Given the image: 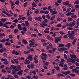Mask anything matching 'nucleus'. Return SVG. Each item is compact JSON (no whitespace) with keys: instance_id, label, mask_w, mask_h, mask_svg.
<instances>
[{"instance_id":"nucleus-63","label":"nucleus","mask_w":79,"mask_h":79,"mask_svg":"<svg viewBox=\"0 0 79 79\" xmlns=\"http://www.w3.org/2000/svg\"><path fill=\"white\" fill-rule=\"evenodd\" d=\"M76 69H72V73H74L75 71H76Z\"/></svg>"},{"instance_id":"nucleus-38","label":"nucleus","mask_w":79,"mask_h":79,"mask_svg":"<svg viewBox=\"0 0 79 79\" xmlns=\"http://www.w3.org/2000/svg\"><path fill=\"white\" fill-rule=\"evenodd\" d=\"M29 13H30V10H28V11L27 12V16H30V14H29Z\"/></svg>"},{"instance_id":"nucleus-12","label":"nucleus","mask_w":79,"mask_h":79,"mask_svg":"<svg viewBox=\"0 0 79 79\" xmlns=\"http://www.w3.org/2000/svg\"><path fill=\"white\" fill-rule=\"evenodd\" d=\"M25 55H28V54L31 53V51L30 50H28L27 51H25L24 52Z\"/></svg>"},{"instance_id":"nucleus-54","label":"nucleus","mask_w":79,"mask_h":79,"mask_svg":"<svg viewBox=\"0 0 79 79\" xmlns=\"http://www.w3.org/2000/svg\"><path fill=\"white\" fill-rule=\"evenodd\" d=\"M76 41L75 40H73L72 43L73 45H75V43H76Z\"/></svg>"},{"instance_id":"nucleus-40","label":"nucleus","mask_w":79,"mask_h":79,"mask_svg":"<svg viewBox=\"0 0 79 79\" xmlns=\"http://www.w3.org/2000/svg\"><path fill=\"white\" fill-rule=\"evenodd\" d=\"M72 60L71 58H69V59H67V62L69 63V62H71V60Z\"/></svg>"},{"instance_id":"nucleus-18","label":"nucleus","mask_w":79,"mask_h":79,"mask_svg":"<svg viewBox=\"0 0 79 79\" xmlns=\"http://www.w3.org/2000/svg\"><path fill=\"white\" fill-rule=\"evenodd\" d=\"M64 47V44H59L58 47Z\"/></svg>"},{"instance_id":"nucleus-56","label":"nucleus","mask_w":79,"mask_h":79,"mask_svg":"<svg viewBox=\"0 0 79 79\" xmlns=\"http://www.w3.org/2000/svg\"><path fill=\"white\" fill-rule=\"evenodd\" d=\"M74 3H75L76 4H79V2L78 0H77L74 2Z\"/></svg>"},{"instance_id":"nucleus-62","label":"nucleus","mask_w":79,"mask_h":79,"mask_svg":"<svg viewBox=\"0 0 79 79\" xmlns=\"http://www.w3.org/2000/svg\"><path fill=\"white\" fill-rule=\"evenodd\" d=\"M49 13V11L48 10H46V11H44V14H48V13Z\"/></svg>"},{"instance_id":"nucleus-64","label":"nucleus","mask_w":79,"mask_h":79,"mask_svg":"<svg viewBox=\"0 0 79 79\" xmlns=\"http://www.w3.org/2000/svg\"><path fill=\"white\" fill-rule=\"evenodd\" d=\"M75 64L76 65V66H79V63L76 62H75Z\"/></svg>"},{"instance_id":"nucleus-24","label":"nucleus","mask_w":79,"mask_h":79,"mask_svg":"<svg viewBox=\"0 0 79 79\" xmlns=\"http://www.w3.org/2000/svg\"><path fill=\"white\" fill-rule=\"evenodd\" d=\"M6 41V39L5 38H3V39L0 40V42L2 43H4Z\"/></svg>"},{"instance_id":"nucleus-17","label":"nucleus","mask_w":79,"mask_h":79,"mask_svg":"<svg viewBox=\"0 0 79 79\" xmlns=\"http://www.w3.org/2000/svg\"><path fill=\"white\" fill-rule=\"evenodd\" d=\"M27 19L28 21H32V18L31 17V16H29L27 18Z\"/></svg>"},{"instance_id":"nucleus-37","label":"nucleus","mask_w":79,"mask_h":79,"mask_svg":"<svg viewBox=\"0 0 79 79\" xmlns=\"http://www.w3.org/2000/svg\"><path fill=\"white\" fill-rule=\"evenodd\" d=\"M71 10V8L69 7L67 9V11H66V13H68V12H69L70 11V10Z\"/></svg>"},{"instance_id":"nucleus-16","label":"nucleus","mask_w":79,"mask_h":79,"mask_svg":"<svg viewBox=\"0 0 79 79\" xmlns=\"http://www.w3.org/2000/svg\"><path fill=\"white\" fill-rule=\"evenodd\" d=\"M70 73H71V71H68L65 72V73H64V74L65 75H68V74H70Z\"/></svg>"},{"instance_id":"nucleus-6","label":"nucleus","mask_w":79,"mask_h":79,"mask_svg":"<svg viewBox=\"0 0 79 79\" xmlns=\"http://www.w3.org/2000/svg\"><path fill=\"white\" fill-rule=\"evenodd\" d=\"M59 41H60V39L58 38V37H56L55 38V41L54 42L55 44H57L58 43Z\"/></svg>"},{"instance_id":"nucleus-48","label":"nucleus","mask_w":79,"mask_h":79,"mask_svg":"<svg viewBox=\"0 0 79 79\" xmlns=\"http://www.w3.org/2000/svg\"><path fill=\"white\" fill-rule=\"evenodd\" d=\"M5 45H10V43H8V42H7L6 43H5Z\"/></svg>"},{"instance_id":"nucleus-14","label":"nucleus","mask_w":79,"mask_h":79,"mask_svg":"<svg viewBox=\"0 0 79 79\" xmlns=\"http://www.w3.org/2000/svg\"><path fill=\"white\" fill-rule=\"evenodd\" d=\"M26 61L24 62L25 64H29L30 63V61L29 60H27V59L25 60Z\"/></svg>"},{"instance_id":"nucleus-29","label":"nucleus","mask_w":79,"mask_h":79,"mask_svg":"<svg viewBox=\"0 0 79 79\" xmlns=\"http://www.w3.org/2000/svg\"><path fill=\"white\" fill-rule=\"evenodd\" d=\"M19 1L18 0H16L15 2V4L17 5H19Z\"/></svg>"},{"instance_id":"nucleus-47","label":"nucleus","mask_w":79,"mask_h":79,"mask_svg":"<svg viewBox=\"0 0 79 79\" xmlns=\"http://www.w3.org/2000/svg\"><path fill=\"white\" fill-rule=\"evenodd\" d=\"M66 16H70L71 15L70 12L67 13V14H66Z\"/></svg>"},{"instance_id":"nucleus-60","label":"nucleus","mask_w":79,"mask_h":79,"mask_svg":"<svg viewBox=\"0 0 79 79\" xmlns=\"http://www.w3.org/2000/svg\"><path fill=\"white\" fill-rule=\"evenodd\" d=\"M67 29H69V30H70V31H73V28L70 27H68Z\"/></svg>"},{"instance_id":"nucleus-32","label":"nucleus","mask_w":79,"mask_h":79,"mask_svg":"<svg viewBox=\"0 0 79 79\" xmlns=\"http://www.w3.org/2000/svg\"><path fill=\"white\" fill-rule=\"evenodd\" d=\"M30 67L31 69H33L34 68V65L33 63H31V64Z\"/></svg>"},{"instance_id":"nucleus-44","label":"nucleus","mask_w":79,"mask_h":79,"mask_svg":"<svg viewBox=\"0 0 79 79\" xmlns=\"http://www.w3.org/2000/svg\"><path fill=\"white\" fill-rule=\"evenodd\" d=\"M13 23H16L17 22H18V20L17 19H15L14 21H12Z\"/></svg>"},{"instance_id":"nucleus-4","label":"nucleus","mask_w":79,"mask_h":79,"mask_svg":"<svg viewBox=\"0 0 79 79\" xmlns=\"http://www.w3.org/2000/svg\"><path fill=\"white\" fill-rule=\"evenodd\" d=\"M64 59H62L61 60V61L60 62V64H59V66H61L62 68H64L63 64H64Z\"/></svg>"},{"instance_id":"nucleus-7","label":"nucleus","mask_w":79,"mask_h":79,"mask_svg":"<svg viewBox=\"0 0 79 79\" xmlns=\"http://www.w3.org/2000/svg\"><path fill=\"white\" fill-rule=\"evenodd\" d=\"M64 50H65V48H64L58 49V51H59L60 53H62V52H64Z\"/></svg>"},{"instance_id":"nucleus-46","label":"nucleus","mask_w":79,"mask_h":79,"mask_svg":"<svg viewBox=\"0 0 79 79\" xmlns=\"http://www.w3.org/2000/svg\"><path fill=\"white\" fill-rule=\"evenodd\" d=\"M46 18L48 19H50V17L49 16V14L47 15H46Z\"/></svg>"},{"instance_id":"nucleus-57","label":"nucleus","mask_w":79,"mask_h":79,"mask_svg":"<svg viewBox=\"0 0 79 79\" xmlns=\"http://www.w3.org/2000/svg\"><path fill=\"white\" fill-rule=\"evenodd\" d=\"M41 55H42V56H47V54H44V53H42L41 54Z\"/></svg>"},{"instance_id":"nucleus-58","label":"nucleus","mask_w":79,"mask_h":79,"mask_svg":"<svg viewBox=\"0 0 79 79\" xmlns=\"http://www.w3.org/2000/svg\"><path fill=\"white\" fill-rule=\"evenodd\" d=\"M15 27V26L13 25H11L10 27V28H11V29H14Z\"/></svg>"},{"instance_id":"nucleus-20","label":"nucleus","mask_w":79,"mask_h":79,"mask_svg":"<svg viewBox=\"0 0 79 79\" xmlns=\"http://www.w3.org/2000/svg\"><path fill=\"white\" fill-rule=\"evenodd\" d=\"M14 32L15 34H16L17 32H19V30L17 29H14Z\"/></svg>"},{"instance_id":"nucleus-45","label":"nucleus","mask_w":79,"mask_h":79,"mask_svg":"<svg viewBox=\"0 0 79 79\" xmlns=\"http://www.w3.org/2000/svg\"><path fill=\"white\" fill-rule=\"evenodd\" d=\"M4 24L2 22V21H0V26H3Z\"/></svg>"},{"instance_id":"nucleus-11","label":"nucleus","mask_w":79,"mask_h":79,"mask_svg":"<svg viewBox=\"0 0 79 79\" xmlns=\"http://www.w3.org/2000/svg\"><path fill=\"white\" fill-rule=\"evenodd\" d=\"M18 69H15L14 71H20V70H21V67H20V66L18 65L17 66Z\"/></svg>"},{"instance_id":"nucleus-5","label":"nucleus","mask_w":79,"mask_h":79,"mask_svg":"<svg viewBox=\"0 0 79 79\" xmlns=\"http://www.w3.org/2000/svg\"><path fill=\"white\" fill-rule=\"evenodd\" d=\"M21 60V58L19 57H18L17 58V59H14L13 60L16 63V64H18L19 62H18V60Z\"/></svg>"},{"instance_id":"nucleus-33","label":"nucleus","mask_w":79,"mask_h":79,"mask_svg":"<svg viewBox=\"0 0 79 79\" xmlns=\"http://www.w3.org/2000/svg\"><path fill=\"white\" fill-rule=\"evenodd\" d=\"M62 19H62V18H60L59 17V18H57V21L58 22L61 21V20H62Z\"/></svg>"},{"instance_id":"nucleus-36","label":"nucleus","mask_w":79,"mask_h":79,"mask_svg":"<svg viewBox=\"0 0 79 79\" xmlns=\"http://www.w3.org/2000/svg\"><path fill=\"white\" fill-rule=\"evenodd\" d=\"M27 5V2H26L24 3L23 6L24 8L26 7Z\"/></svg>"},{"instance_id":"nucleus-3","label":"nucleus","mask_w":79,"mask_h":79,"mask_svg":"<svg viewBox=\"0 0 79 79\" xmlns=\"http://www.w3.org/2000/svg\"><path fill=\"white\" fill-rule=\"evenodd\" d=\"M34 18L35 20L40 21V22H42V20L40 19H42V17L40 16H39L38 17H34Z\"/></svg>"},{"instance_id":"nucleus-42","label":"nucleus","mask_w":79,"mask_h":79,"mask_svg":"<svg viewBox=\"0 0 79 79\" xmlns=\"http://www.w3.org/2000/svg\"><path fill=\"white\" fill-rule=\"evenodd\" d=\"M61 24H58L57 25H56V27H61Z\"/></svg>"},{"instance_id":"nucleus-15","label":"nucleus","mask_w":79,"mask_h":79,"mask_svg":"<svg viewBox=\"0 0 79 79\" xmlns=\"http://www.w3.org/2000/svg\"><path fill=\"white\" fill-rule=\"evenodd\" d=\"M70 56L71 58H75V59H76V58H77V57H76V55H71V54H70Z\"/></svg>"},{"instance_id":"nucleus-21","label":"nucleus","mask_w":79,"mask_h":79,"mask_svg":"<svg viewBox=\"0 0 79 79\" xmlns=\"http://www.w3.org/2000/svg\"><path fill=\"white\" fill-rule=\"evenodd\" d=\"M54 68L56 69L57 71H60V68L58 66H55Z\"/></svg>"},{"instance_id":"nucleus-23","label":"nucleus","mask_w":79,"mask_h":79,"mask_svg":"<svg viewBox=\"0 0 79 79\" xmlns=\"http://www.w3.org/2000/svg\"><path fill=\"white\" fill-rule=\"evenodd\" d=\"M6 19H7L6 18L3 19V18H2L1 19V20L2 21V22H6Z\"/></svg>"},{"instance_id":"nucleus-9","label":"nucleus","mask_w":79,"mask_h":79,"mask_svg":"<svg viewBox=\"0 0 79 79\" xmlns=\"http://www.w3.org/2000/svg\"><path fill=\"white\" fill-rule=\"evenodd\" d=\"M62 4L63 5H65V6H68L69 4V1H66L65 2H63Z\"/></svg>"},{"instance_id":"nucleus-22","label":"nucleus","mask_w":79,"mask_h":79,"mask_svg":"<svg viewBox=\"0 0 79 79\" xmlns=\"http://www.w3.org/2000/svg\"><path fill=\"white\" fill-rule=\"evenodd\" d=\"M22 31L24 32H26V31H27V28L26 27H23L22 28Z\"/></svg>"},{"instance_id":"nucleus-55","label":"nucleus","mask_w":79,"mask_h":79,"mask_svg":"<svg viewBox=\"0 0 79 79\" xmlns=\"http://www.w3.org/2000/svg\"><path fill=\"white\" fill-rule=\"evenodd\" d=\"M51 8H52V6H49L48 7V8H47V9L48 10H50Z\"/></svg>"},{"instance_id":"nucleus-31","label":"nucleus","mask_w":79,"mask_h":79,"mask_svg":"<svg viewBox=\"0 0 79 79\" xmlns=\"http://www.w3.org/2000/svg\"><path fill=\"white\" fill-rule=\"evenodd\" d=\"M8 77L7 78V79H10V78H11L13 77V76L10 75H7Z\"/></svg>"},{"instance_id":"nucleus-50","label":"nucleus","mask_w":79,"mask_h":79,"mask_svg":"<svg viewBox=\"0 0 79 79\" xmlns=\"http://www.w3.org/2000/svg\"><path fill=\"white\" fill-rule=\"evenodd\" d=\"M31 76L30 75L27 76L26 77V78H27V79H31Z\"/></svg>"},{"instance_id":"nucleus-51","label":"nucleus","mask_w":79,"mask_h":79,"mask_svg":"<svg viewBox=\"0 0 79 79\" xmlns=\"http://www.w3.org/2000/svg\"><path fill=\"white\" fill-rule=\"evenodd\" d=\"M64 58L65 59V60H67V56L66 54H64Z\"/></svg>"},{"instance_id":"nucleus-59","label":"nucleus","mask_w":79,"mask_h":79,"mask_svg":"<svg viewBox=\"0 0 79 79\" xmlns=\"http://www.w3.org/2000/svg\"><path fill=\"white\" fill-rule=\"evenodd\" d=\"M75 59H72L71 60V63H75Z\"/></svg>"},{"instance_id":"nucleus-8","label":"nucleus","mask_w":79,"mask_h":79,"mask_svg":"<svg viewBox=\"0 0 79 79\" xmlns=\"http://www.w3.org/2000/svg\"><path fill=\"white\" fill-rule=\"evenodd\" d=\"M40 27H43V28H44V26H48V25L45 23H40Z\"/></svg>"},{"instance_id":"nucleus-41","label":"nucleus","mask_w":79,"mask_h":79,"mask_svg":"<svg viewBox=\"0 0 79 79\" xmlns=\"http://www.w3.org/2000/svg\"><path fill=\"white\" fill-rule=\"evenodd\" d=\"M55 16H53L52 17H51V18L50 20L51 21H53V20L54 19H55Z\"/></svg>"},{"instance_id":"nucleus-1","label":"nucleus","mask_w":79,"mask_h":79,"mask_svg":"<svg viewBox=\"0 0 79 79\" xmlns=\"http://www.w3.org/2000/svg\"><path fill=\"white\" fill-rule=\"evenodd\" d=\"M68 34H67V35L69 37V39H71L74 40V31H72L71 33V31H68Z\"/></svg>"},{"instance_id":"nucleus-61","label":"nucleus","mask_w":79,"mask_h":79,"mask_svg":"<svg viewBox=\"0 0 79 79\" xmlns=\"http://www.w3.org/2000/svg\"><path fill=\"white\" fill-rule=\"evenodd\" d=\"M79 5L76 4V5H75V7L76 8H79Z\"/></svg>"},{"instance_id":"nucleus-52","label":"nucleus","mask_w":79,"mask_h":79,"mask_svg":"<svg viewBox=\"0 0 79 79\" xmlns=\"http://www.w3.org/2000/svg\"><path fill=\"white\" fill-rule=\"evenodd\" d=\"M43 23H47V22H48V20H47V19H45L43 21Z\"/></svg>"},{"instance_id":"nucleus-35","label":"nucleus","mask_w":79,"mask_h":79,"mask_svg":"<svg viewBox=\"0 0 79 79\" xmlns=\"http://www.w3.org/2000/svg\"><path fill=\"white\" fill-rule=\"evenodd\" d=\"M67 19H68L69 21H73V19L70 17H68Z\"/></svg>"},{"instance_id":"nucleus-10","label":"nucleus","mask_w":79,"mask_h":79,"mask_svg":"<svg viewBox=\"0 0 79 79\" xmlns=\"http://www.w3.org/2000/svg\"><path fill=\"white\" fill-rule=\"evenodd\" d=\"M23 70H21L20 71H19L17 73V74H19V76H22L23 74Z\"/></svg>"},{"instance_id":"nucleus-34","label":"nucleus","mask_w":79,"mask_h":79,"mask_svg":"<svg viewBox=\"0 0 79 79\" xmlns=\"http://www.w3.org/2000/svg\"><path fill=\"white\" fill-rule=\"evenodd\" d=\"M59 33L60 34V35H63V34H65V33H64L63 31H60L59 32Z\"/></svg>"},{"instance_id":"nucleus-43","label":"nucleus","mask_w":79,"mask_h":79,"mask_svg":"<svg viewBox=\"0 0 79 79\" xmlns=\"http://www.w3.org/2000/svg\"><path fill=\"white\" fill-rule=\"evenodd\" d=\"M51 13L52 14H56L57 13V11H53L51 12Z\"/></svg>"},{"instance_id":"nucleus-27","label":"nucleus","mask_w":79,"mask_h":79,"mask_svg":"<svg viewBox=\"0 0 79 79\" xmlns=\"http://www.w3.org/2000/svg\"><path fill=\"white\" fill-rule=\"evenodd\" d=\"M32 6L33 7H34L35 8L37 6V5L35 4V2H33L32 3Z\"/></svg>"},{"instance_id":"nucleus-30","label":"nucleus","mask_w":79,"mask_h":79,"mask_svg":"<svg viewBox=\"0 0 79 79\" xmlns=\"http://www.w3.org/2000/svg\"><path fill=\"white\" fill-rule=\"evenodd\" d=\"M25 22L26 26H28L29 25V22H28V21H26Z\"/></svg>"},{"instance_id":"nucleus-25","label":"nucleus","mask_w":79,"mask_h":79,"mask_svg":"<svg viewBox=\"0 0 79 79\" xmlns=\"http://www.w3.org/2000/svg\"><path fill=\"white\" fill-rule=\"evenodd\" d=\"M57 75H58L57 76L58 77H60V76H61V77H62V76L63 77L64 76V75L61 73H58L57 74Z\"/></svg>"},{"instance_id":"nucleus-39","label":"nucleus","mask_w":79,"mask_h":79,"mask_svg":"<svg viewBox=\"0 0 79 79\" xmlns=\"http://www.w3.org/2000/svg\"><path fill=\"white\" fill-rule=\"evenodd\" d=\"M71 18H77V16H76V15H73L72 16H71Z\"/></svg>"},{"instance_id":"nucleus-53","label":"nucleus","mask_w":79,"mask_h":79,"mask_svg":"<svg viewBox=\"0 0 79 79\" xmlns=\"http://www.w3.org/2000/svg\"><path fill=\"white\" fill-rule=\"evenodd\" d=\"M7 16H8V17H10L11 16H12L13 15H11L8 13H7L6 14Z\"/></svg>"},{"instance_id":"nucleus-2","label":"nucleus","mask_w":79,"mask_h":79,"mask_svg":"<svg viewBox=\"0 0 79 79\" xmlns=\"http://www.w3.org/2000/svg\"><path fill=\"white\" fill-rule=\"evenodd\" d=\"M1 60L2 61H5L3 62V63L5 65H7L9 63V62L7 61V59H6L2 58Z\"/></svg>"},{"instance_id":"nucleus-19","label":"nucleus","mask_w":79,"mask_h":79,"mask_svg":"<svg viewBox=\"0 0 79 79\" xmlns=\"http://www.w3.org/2000/svg\"><path fill=\"white\" fill-rule=\"evenodd\" d=\"M65 46L66 47L69 48V47H70V46H71V43H68L66 45H65Z\"/></svg>"},{"instance_id":"nucleus-28","label":"nucleus","mask_w":79,"mask_h":79,"mask_svg":"<svg viewBox=\"0 0 79 79\" xmlns=\"http://www.w3.org/2000/svg\"><path fill=\"white\" fill-rule=\"evenodd\" d=\"M32 58V55H30V56H29L27 58V59L28 60H30V59H31V58Z\"/></svg>"},{"instance_id":"nucleus-26","label":"nucleus","mask_w":79,"mask_h":79,"mask_svg":"<svg viewBox=\"0 0 79 79\" xmlns=\"http://www.w3.org/2000/svg\"><path fill=\"white\" fill-rule=\"evenodd\" d=\"M41 59L42 60H46V58H47V56H44V57H43L42 56H41Z\"/></svg>"},{"instance_id":"nucleus-49","label":"nucleus","mask_w":79,"mask_h":79,"mask_svg":"<svg viewBox=\"0 0 79 79\" xmlns=\"http://www.w3.org/2000/svg\"><path fill=\"white\" fill-rule=\"evenodd\" d=\"M2 73H6V70H5L3 69H2Z\"/></svg>"},{"instance_id":"nucleus-13","label":"nucleus","mask_w":79,"mask_h":79,"mask_svg":"<svg viewBox=\"0 0 79 79\" xmlns=\"http://www.w3.org/2000/svg\"><path fill=\"white\" fill-rule=\"evenodd\" d=\"M22 42L25 44V45H27L28 44V43L27 42V41H26V40H25V39H23L22 40Z\"/></svg>"}]
</instances>
